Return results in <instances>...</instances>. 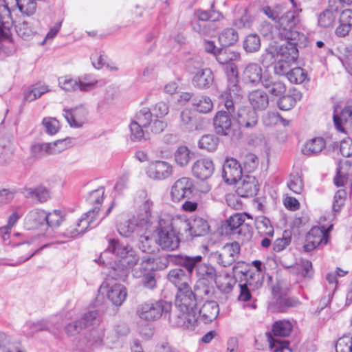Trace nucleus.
Listing matches in <instances>:
<instances>
[{"label": "nucleus", "mask_w": 352, "mask_h": 352, "mask_svg": "<svg viewBox=\"0 0 352 352\" xmlns=\"http://www.w3.org/2000/svg\"><path fill=\"white\" fill-rule=\"evenodd\" d=\"M111 253L115 256L114 263H108L110 265L109 276L124 281L129 274V268L132 270L140 266L139 260L135 251L128 245H124L116 239H111L105 251L100 255V261L104 263L107 254Z\"/></svg>", "instance_id": "obj_1"}, {"label": "nucleus", "mask_w": 352, "mask_h": 352, "mask_svg": "<svg viewBox=\"0 0 352 352\" xmlns=\"http://www.w3.org/2000/svg\"><path fill=\"white\" fill-rule=\"evenodd\" d=\"M202 256H188L184 255L168 254L162 259L163 267H166L167 263H172L184 267L189 274L196 270L197 276L199 280H206L208 283L214 281L217 285L223 292H229L232 289V284L228 281L224 286L221 283V276L219 275L216 270L210 265L201 263Z\"/></svg>", "instance_id": "obj_2"}, {"label": "nucleus", "mask_w": 352, "mask_h": 352, "mask_svg": "<svg viewBox=\"0 0 352 352\" xmlns=\"http://www.w3.org/2000/svg\"><path fill=\"white\" fill-rule=\"evenodd\" d=\"M278 34L285 42L281 44L277 52V56L281 58L295 61L298 56L297 46L305 36L294 30L295 27V13L289 12L282 16L278 23Z\"/></svg>", "instance_id": "obj_3"}, {"label": "nucleus", "mask_w": 352, "mask_h": 352, "mask_svg": "<svg viewBox=\"0 0 352 352\" xmlns=\"http://www.w3.org/2000/svg\"><path fill=\"white\" fill-rule=\"evenodd\" d=\"M153 203L147 200L144 202L142 209L131 219L124 220L118 223L117 229L119 234L124 237L138 236L144 230L155 232L157 229V223L155 217L150 212Z\"/></svg>", "instance_id": "obj_4"}, {"label": "nucleus", "mask_w": 352, "mask_h": 352, "mask_svg": "<svg viewBox=\"0 0 352 352\" xmlns=\"http://www.w3.org/2000/svg\"><path fill=\"white\" fill-rule=\"evenodd\" d=\"M175 305L180 311L178 324L185 329L194 330L197 325V311L195 309L197 298L190 287L177 292Z\"/></svg>", "instance_id": "obj_5"}, {"label": "nucleus", "mask_w": 352, "mask_h": 352, "mask_svg": "<svg viewBox=\"0 0 352 352\" xmlns=\"http://www.w3.org/2000/svg\"><path fill=\"white\" fill-rule=\"evenodd\" d=\"M37 0H3L5 5L0 7V34L1 38H10V30L13 26L10 5L17 6L24 15L31 16L36 10Z\"/></svg>", "instance_id": "obj_6"}, {"label": "nucleus", "mask_w": 352, "mask_h": 352, "mask_svg": "<svg viewBox=\"0 0 352 352\" xmlns=\"http://www.w3.org/2000/svg\"><path fill=\"white\" fill-rule=\"evenodd\" d=\"M245 217L243 214L236 213L223 221L220 227L222 235L236 236L243 243L249 241L252 236L251 228L245 223Z\"/></svg>", "instance_id": "obj_7"}, {"label": "nucleus", "mask_w": 352, "mask_h": 352, "mask_svg": "<svg viewBox=\"0 0 352 352\" xmlns=\"http://www.w3.org/2000/svg\"><path fill=\"white\" fill-rule=\"evenodd\" d=\"M293 329V324L289 320H282L276 321L272 326V334L270 332L265 333L269 342L270 349L272 352H292L288 346L289 342L281 340L278 337L288 336Z\"/></svg>", "instance_id": "obj_8"}, {"label": "nucleus", "mask_w": 352, "mask_h": 352, "mask_svg": "<svg viewBox=\"0 0 352 352\" xmlns=\"http://www.w3.org/2000/svg\"><path fill=\"white\" fill-rule=\"evenodd\" d=\"M171 307V303L162 300L147 301L138 306L137 314L143 320L153 322L160 319L164 314L168 313Z\"/></svg>", "instance_id": "obj_9"}, {"label": "nucleus", "mask_w": 352, "mask_h": 352, "mask_svg": "<svg viewBox=\"0 0 352 352\" xmlns=\"http://www.w3.org/2000/svg\"><path fill=\"white\" fill-rule=\"evenodd\" d=\"M120 279L113 278L109 276V272L107 278L102 283L100 287V292L105 296L112 305L120 307L125 301L127 296L126 287L117 282Z\"/></svg>", "instance_id": "obj_10"}, {"label": "nucleus", "mask_w": 352, "mask_h": 352, "mask_svg": "<svg viewBox=\"0 0 352 352\" xmlns=\"http://www.w3.org/2000/svg\"><path fill=\"white\" fill-rule=\"evenodd\" d=\"M157 269L155 259L151 256L142 258L140 266L132 270L135 278H142L143 285L148 289H153L156 286L154 271Z\"/></svg>", "instance_id": "obj_11"}, {"label": "nucleus", "mask_w": 352, "mask_h": 352, "mask_svg": "<svg viewBox=\"0 0 352 352\" xmlns=\"http://www.w3.org/2000/svg\"><path fill=\"white\" fill-rule=\"evenodd\" d=\"M157 223V228H160L157 232V236L155 239V243L163 250H174L179 247V237L177 232L172 230L166 224L164 219H160L159 221L155 218Z\"/></svg>", "instance_id": "obj_12"}, {"label": "nucleus", "mask_w": 352, "mask_h": 352, "mask_svg": "<svg viewBox=\"0 0 352 352\" xmlns=\"http://www.w3.org/2000/svg\"><path fill=\"white\" fill-rule=\"evenodd\" d=\"M96 80H88L87 76L74 78L71 75H65L58 78V87L65 92H76L80 90L82 92L93 89L96 84Z\"/></svg>", "instance_id": "obj_13"}, {"label": "nucleus", "mask_w": 352, "mask_h": 352, "mask_svg": "<svg viewBox=\"0 0 352 352\" xmlns=\"http://www.w3.org/2000/svg\"><path fill=\"white\" fill-rule=\"evenodd\" d=\"M99 210L98 206H94L92 210L82 216L75 226H71L67 229L65 235L71 239L84 233L88 228H95L100 223L98 219Z\"/></svg>", "instance_id": "obj_14"}, {"label": "nucleus", "mask_w": 352, "mask_h": 352, "mask_svg": "<svg viewBox=\"0 0 352 352\" xmlns=\"http://www.w3.org/2000/svg\"><path fill=\"white\" fill-rule=\"evenodd\" d=\"M194 188L193 181L188 177H182L177 179L171 186L170 197L173 201L179 202L186 199H190Z\"/></svg>", "instance_id": "obj_15"}, {"label": "nucleus", "mask_w": 352, "mask_h": 352, "mask_svg": "<svg viewBox=\"0 0 352 352\" xmlns=\"http://www.w3.org/2000/svg\"><path fill=\"white\" fill-rule=\"evenodd\" d=\"M146 174L153 180L163 181L173 175V166L166 161H152L146 169Z\"/></svg>", "instance_id": "obj_16"}, {"label": "nucleus", "mask_w": 352, "mask_h": 352, "mask_svg": "<svg viewBox=\"0 0 352 352\" xmlns=\"http://www.w3.org/2000/svg\"><path fill=\"white\" fill-rule=\"evenodd\" d=\"M194 69L189 67V70L194 74L192 77V85L199 89H208L214 82V75L210 68H201L200 62H194Z\"/></svg>", "instance_id": "obj_17"}, {"label": "nucleus", "mask_w": 352, "mask_h": 352, "mask_svg": "<svg viewBox=\"0 0 352 352\" xmlns=\"http://www.w3.org/2000/svg\"><path fill=\"white\" fill-rule=\"evenodd\" d=\"M232 117V115L226 113L224 109L217 112L214 118V126L219 135L235 136L237 134Z\"/></svg>", "instance_id": "obj_18"}, {"label": "nucleus", "mask_w": 352, "mask_h": 352, "mask_svg": "<svg viewBox=\"0 0 352 352\" xmlns=\"http://www.w3.org/2000/svg\"><path fill=\"white\" fill-rule=\"evenodd\" d=\"M63 112L65 118L72 127H82L88 120L89 111L83 104L71 109L65 108Z\"/></svg>", "instance_id": "obj_19"}, {"label": "nucleus", "mask_w": 352, "mask_h": 352, "mask_svg": "<svg viewBox=\"0 0 352 352\" xmlns=\"http://www.w3.org/2000/svg\"><path fill=\"white\" fill-rule=\"evenodd\" d=\"M332 228L330 226L327 230L324 228L314 227L306 236V241L304 249L306 252H310L320 244L326 245L328 242V232Z\"/></svg>", "instance_id": "obj_20"}, {"label": "nucleus", "mask_w": 352, "mask_h": 352, "mask_svg": "<svg viewBox=\"0 0 352 352\" xmlns=\"http://www.w3.org/2000/svg\"><path fill=\"white\" fill-rule=\"evenodd\" d=\"M240 246L237 242L225 245L221 252L214 254L216 261L219 265L227 267L231 265L238 258Z\"/></svg>", "instance_id": "obj_21"}, {"label": "nucleus", "mask_w": 352, "mask_h": 352, "mask_svg": "<svg viewBox=\"0 0 352 352\" xmlns=\"http://www.w3.org/2000/svg\"><path fill=\"white\" fill-rule=\"evenodd\" d=\"M222 177L228 184H236L243 177L240 164L235 159H227L223 166Z\"/></svg>", "instance_id": "obj_22"}, {"label": "nucleus", "mask_w": 352, "mask_h": 352, "mask_svg": "<svg viewBox=\"0 0 352 352\" xmlns=\"http://www.w3.org/2000/svg\"><path fill=\"white\" fill-rule=\"evenodd\" d=\"M166 221V224L175 232L185 235L188 238L189 230L190 228V221L184 214H174L163 218Z\"/></svg>", "instance_id": "obj_23"}, {"label": "nucleus", "mask_w": 352, "mask_h": 352, "mask_svg": "<svg viewBox=\"0 0 352 352\" xmlns=\"http://www.w3.org/2000/svg\"><path fill=\"white\" fill-rule=\"evenodd\" d=\"M263 285V277L258 274H254L247 278L244 284H239L240 293L238 300L240 301L247 302L252 298V292L257 289Z\"/></svg>", "instance_id": "obj_24"}, {"label": "nucleus", "mask_w": 352, "mask_h": 352, "mask_svg": "<svg viewBox=\"0 0 352 352\" xmlns=\"http://www.w3.org/2000/svg\"><path fill=\"white\" fill-rule=\"evenodd\" d=\"M236 192L241 197H253L259 189V185L256 177L252 175H245L237 183Z\"/></svg>", "instance_id": "obj_25"}, {"label": "nucleus", "mask_w": 352, "mask_h": 352, "mask_svg": "<svg viewBox=\"0 0 352 352\" xmlns=\"http://www.w3.org/2000/svg\"><path fill=\"white\" fill-rule=\"evenodd\" d=\"M191 170L195 177L205 180L212 176L214 170V166L212 160L201 158L192 164Z\"/></svg>", "instance_id": "obj_26"}, {"label": "nucleus", "mask_w": 352, "mask_h": 352, "mask_svg": "<svg viewBox=\"0 0 352 352\" xmlns=\"http://www.w3.org/2000/svg\"><path fill=\"white\" fill-rule=\"evenodd\" d=\"M47 212L41 209H34L26 215L24 226L27 230L47 228Z\"/></svg>", "instance_id": "obj_27"}, {"label": "nucleus", "mask_w": 352, "mask_h": 352, "mask_svg": "<svg viewBox=\"0 0 352 352\" xmlns=\"http://www.w3.org/2000/svg\"><path fill=\"white\" fill-rule=\"evenodd\" d=\"M333 122L336 129L342 133L346 134L352 129V106H346L340 114L333 115Z\"/></svg>", "instance_id": "obj_28"}, {"label": "nucleus", "mask_w": 352, "mask_h": 352, "mask_svg": "<svg viewBox=\"0 0 352 352\" xmlns=\"http://www.w3.org/2000/svg\"><path fill=\"white\" fill-rule=\"evenodd\" d=\"M236 120L240 128L250 129L257 124L258 115L252 108L243 107L239 109Z\"/></svg>", "instance_id": "obj_29"}, {"label": "nucleus", "mask_w": 352, "mask_h": 352, "mask_svg": "<svg viewBox=\"0 0 352 352\" xmlns=\"http://www.w3.org/2000/svg\"><path fill=\"white\" fill-rule=\"evenodd\" d=\"M262 85L270 94L275 97H281L287 89L284 82L276 77L271 76H264L262 80Z\"/></svg>", "instance_id": "obj_30"}, {"label": "nucleus", "mask_w": 352, "mask_h": 352, "mask_svg": "<svg viewBox=\"0 0 352 352\" xmlns=\"http://www.w3.org/2000/svg\"><path fill=\"white\" fill-rule=\"evenodd\" d=\"M241 78L246 84L255 85L262 82V68L257 63H250L245 67Z\"/></svg>", "instance_id": "obj_31"}, {"label": "nucleus", "mask_w": 352, "mask_h": 352, "mask_svg": "<svg viewBox=\"0 0 352 352\" xmlns=\"http://www.w3.org/2000/svg\"><path fill=\"white\" fill-rule=\"evenodd\" d=\"M219 313V305L214 300L206 301L199 310L200 319L206 324L215 320Z\"/></svg>", "instance_id": "obj_32"}, {"label": "nucleus", "mask_w": 352, "mask_h": 352, "mask_svg": "<svg viewBox=\"0 0 352 352\" xmlns=\"http://www.w3.org/2000/svg\"><path fill=\"white\" fill-rule=\"evenodd\" d=\"M221 94L235 98H239L243 95L242 89L239 84L238 73L233 67L231 68V74L228 75L226 89Z\"/></svg>", "instance_id": "obj_33"}, {"label": "nucleus", "mask_w": 352, "mask_h": 352, "mask_svg": "<svg viewBox=\"0 0 352 352\" xmlns=\"http://www.w3.org/2000/svg\"><path fill=\"white\" fill-rule=\"evenodd\" d=\"M248 100L255 111L265 110L269 104L268 95L261 89L254 90L248 94Z\"/></svg>", "instance_id": "obj_34"}, {"label": "nucleus", "mask_w": 352, "mask_h": 352, "mask_svg": "<svg viewBox=\"0 0 352 352\" xmlns=\"http://www.w3.org/2000/svg\"><path fill=\"white\" fill-rule=\"evenodd\" d=\"M326 146V142L322 137H316L305 142L302 147V153L307 156L320 153Z\"/></svg>", "instance_id": "obj_35"}, {"label": "nucleus", "mask_w": 352, "mask_h": 352, "mask_svg": "<svg viewBox=\"0 0 352 352\" xmlns=\"http://www.w3.org/2000/svg\"><path fill=\"white\" fill-rule=\"evenodd\" d=\"M168 279L177 288L178 291L189 288L188 275L182 269L171 270L168 274Z\"/></svg>", "instance_id": "obj_36"}, {"label": "nucleus", "mask_w": 352, "mask_h": 352, "mask_svg": "<svg viewBox=\"0 0 352 352\" xmlns=\"http://www.w3.org/2000/svg\"><path fill=\"white\" fill-rule=\"evenodd\" d=\"M210 226L206 220L201 217L195 218L190 221V228L188 237L200 236L206 234Z\"/></svg>", "instance_id": "obj_37"}, {"label": "nucleus", "mask_w": 352, "mask_h": 352, "mask_svg": "<svg viewBox=\"0 0 352 352\" xmlns=\"http://www.w3.org/2000/svg\"><path fill=\"white\" fill-rule=\"evenodd\" d=\"M23 194L26 198L36 200L41 203L45 202L50 197L49 190L42 186L35 188H26Z\"/></svg>", "instance_id": "obj_38"}, {"label": "nucleus", "mask_w": 352, "mask_h": 352, "mask_svg": "<svg viewBox=\"0 0 352 352\" xmlns=\"http://www.w3.org/2000/svg\"><path fill=\"white\" fill-rule=\"evenodd\" d=\"M192 105L201 113H208L213 109V102L209 96H199L192 99Z\"/></svg>", "instance_id": "obj_39"}, {"label": "nucleus", "mask_w": 352, "mask_h": 352, "mask_svg": "<svg viewBox=\"0 0 352 352\" xmlns=\"http://www.w3.org/2000/svg\"><path fill=\"white\" fill-rule=\"evenodd\" d=\"M352 174V163L346 160L340 164L337 170V175L334 178V184L337 186H344L347 177Z\"/></svg>", "instance_id": "obj_40"}, {"label": "nucleus", "mask_w": 352, "mask_h": 352, "mask_svg": "<svg viewBox=\"0 0 352 352\" xmlns=\"http://www.w3.org/2000/svg\"><path fill=\"white\" fill-rule=\"evenodd\" d=\"M214 4H212V8H213ZM197 17V21L194 23H204L208 21H218L223 19V15L221 12H217L212 9L210 12H208L202 10H197L195 13Z\"/></svg>", "instance_id": "obj_41"}, {"label": "nucleus", "mask_w": 352, "mask_h": 352, "mask_svg": "<svg viewBox=\"0 0 352 352\" xmlns=\"http://www.w3.org/2000/svg\"><path fill=\"white\" fill-rule=\"evenodd\" d=\"M181 126L186 131L197 130L196 118L194 113L188 109L183 110L180 113Z\"/></svg>", "instance_id": "obj_42"}, {"label": "nucleus", "mask_w": 352, "mask_h": 352, "mask_svg": "<svg viewBox=\"0 0 352 352\" xmlns=\"http://www.w3.org/2000/svg\"><path fill=\"white\" fill-rule=\"evenodd\" d=\"M50 91L48 87L45 85H32L28 87L23 94L24 100L32 102L40 98L42 95Z\"/></svg>", "instance_id": "obj_43"}, {"label": "nucleus", "mask_w": 352, "mask_h": 352, "mask_svg": "<svg viewBox=\"0 0 352 352\" xmlns=\"http://www.w3.org/2000/svg\"><path fill=\"white\" fill-rule=\"evenodd\" d=\"M215 58L220 64L226 65L231 61L239 60L240 54L230 49L221 48L217 50Z\"/></svg>", "instance_id": "obj_44"}, {"label": "nucleus", "mask_w": 352, "mask_h": 352, "mask_svg": "<svg viewBox=\"0 0 352 352\" xmlns=\"http://www.w3.org/2000/svg\"><path fill=\"white\" fill-rule=\"evenodd\" d=\"M192 152L186 146H180L174 153V160L177 166H186L192 157Z\"/></svg>", "instance_id": "obj_45"}, {"label": "nucleus", "mask_w": 352, "mask_h": 352, "mask_svg": "<svg viewBox=\"0 0 352 352\" xmlns=\"http://www.w3.org/2000/svg\"><path fill=\"white\" fill-rule=\"evenodd\" d=\"M15 30L17 35L24 40H29L32 38L36 33V31L32 25V23L27 21L19 22L16 24Z\"/></svg>", "instance_id": "obj_46"}, {"label": "nucleus", "mask_w": 352, "mask_h": 352, "mask_svg": "<svg viewBox=\"0 0 352 352\" xmlns=\"http://www.w3.org/2000/svg\"><path fill=\"white\" fill-rule=\"evenodd\" d=\"M193 30L201 36H212L217 30L214 22L192 23Z\"/></svg>", "instance_id": "obj_47"}, {"label": "nucleus", "mask_w": 352, "mask_h": 352, "mask_svg": "<svg viewBox=\"0 0 352 352\" xmlns=\"http://www.w3.org/2000/svg\"><path fill=\"white\" fill-rule=\"evenodd\" d=\"M155 232H146L144 230L141 234H138V237H139V248L144 252H152L154 251V243L155 240L153 241L151 236Z\"/></svg>", "instance_id": "obj_48"}, {"label": "nucleus", "mask_w": 352, "mask_h": 352, "mask_svg": "<svg viewBox=\"0 0 352 352\" xmlns=\"http://www.w3.org/2000/svg\"><path fill=\"white\" fill-rule=\"evenodd\" d=\"M15 245L22 246L24 250H28L27 256L22 258L20 263L25 262L30 259L32 256L34 255V254L40 249L43 248L46 245L41 246L38 248V245H36V239L32 238L30 240H28L26 238L23 239L19 243H15Z\"/></svg>", "instance_id": "obj_49"}, {"label": "nucleus", "mask_w": 352, "mask_h": 352, "mask_svg": "<svg viewBox=\"0 0 352 352\" xmlns=\"http://www.w3.org/2000/svg\"><path fill=\"white\" fill-rule=\"evenodd\" d=\"M245 51L248 53L256 52L261 47V39L256 34H251L248 35L243 43Z\"/></svg>", "instance_id": "obj_50"}, {"label": "nucleus", "mask_w": 352, "mask_h": 352, "mask_svg": "<svg viewBox=\"0 0 352 352\" xmlns=\"http://www.w3.org/2000/svg\"><path fill=\"white\" fill-rule=\"evenodd\" d=\"M238 39V33L232 28L223 30L219 36V43L225 47L234 45Z\"/></svg>", "instance_id": "obj_51"}, {"label": "nucleus", "mask_w": 352, "mask_h": 352, "mask_svg": "<svg viewBox=\"0 0 352 352\" xmlns=\"http://www.w3.org/2000/svg\"><path fill=\"white\" fill-rule=\"evenodd\" d=\"M219 144V138L214 135H205L198 142L199 148L208 152L214 151Z\"/></svg>", "instance_id": "obj_52"}, {"label": "nucleus", "mask_w": 352, "mask_h": 352, "mask_svg": "<svg viewBox=\"0 0 352 352\" xmlns=\"http://www.w3.org/2000/svg\"><path fill=\"white\" fill-rule=\"evenodd\" d=\"M283 5L277 4L273 7L265 6L261 8V11L270 19L276 23V27L278 29L279 20L282 17V16H280V14L283 12Z\"/></svg>", "instance_id": "obj_53"}, {"label": "nucleus", "mask_w": 352, "mask_h": 352, "mask_svg": "<svg viewBox=\"0 0 352 352\" xmlns=\"http://www.w3.org/2000/svg\"><path fill=\"white\" fill-rule=\"evenodd\" d=\"M336 14L329 9H325L318 17V24L322 28H331L336 22Z\"/></svg>", "instance_id": "obj_54"}, {"label": "nucleus", "mask_w": 352, "mask_h": 352, "mask_svg": "<svg viewBox=\"0 0 352 352\" xmlns=\"http://www.w3.org/2000/svg\"><path fill=\"white\" fill-rule=\"evenodd\" d=\"M153 114L148 108H143L138 111L133 120L144 128H147L151 124Z\"/></svg>", "instance_id": "obj_55"}, {"label": "nucleus", "mask_w": 352, "mask_h": 352, "mask_svg": "<svg viewBox=\"0 0 352 352\" xmlns=\"http://www.w3.org/2000/svg\"><path fill=\"white\" fill-rule=\"evenodd\" d=\"M287 186L293 192L301 194L304 189L302 177L298 173L291 174L287 182Z\"/></svg>", "instance_id": "obj_56"}, {"label": "nucleus", "mask_w": 352, "mask_h": 352, "mask_svg": "<svg viewBox=\"0 0 352 352\" xmlns=\"http://www.w3.org/2000/svg\"><path fill=\"white\" fill-rule=\"evenodd\" d=\"M50 324L47 320H41L36 322H28L23 327V331L31 336L39 331L48 330Z\"/></svg>", "instance_id": "obj_57"}, {"label": "nucleus", "mask_w": 352, "mask_h": 352, "mask_svg": "<svg viewBox=\"0 0 352 352\" xmlns=\"http://www.w3.org/2000/svg\"><path fill=\"white\" fill-rule=\"evenodd\" d=\"M287 78L292 83L301 84L307 79V75L302 68L297 67L290 69Z\"/></svg>", "instance_id": "obj_58"}, {"label": "nucleus", "mask_w": 352, "mask_h": 352, "mask_svg": "<svg viewBox=\"0 0 352 352\" xmlns=\"http://www.w3.org/2000/svg\"><path fill=\"white\" fill-rule=\"evenodd\" d=\"M295 268L297 274L303 278H311L314 274L312 263L309 260H300L296 263Z\"/></svg>", "instance_id": "obj_59"}, {"label": "nucleus", "mask_w": 352, "mask_h": 352, "mask_svg": "<svg viewBox=\"0 0 352 352\" xmlns=\"http://www.w3.org/2000/svg\"><path fill=\"white\" fill-rule=\"evenodd\" d=\"M293 62L294 61L276 56V61L274 66L275 74L279 76H287V74L291 69V63Z\"/></svg>", "instance_id": "obj_60"}, {"label": "nucleus", "mask_w": 352, "mask_h": 352, "mask_svg": "<svg viewBox=\"0 0 352 352\" xmlns=\"http://www.w3.org/2000/svg\"><path fill=\"white\" fill-rule=\"evenodd\" d=\"M104 194V188L100 187L94 190L89 192L87 197V201L91 205H96L95 206L100 207Z\"/></svg>", "instance_id": "obj_61"}, {"label": "nucleus", "mask_w": 352, "mask_h": 352, "mask_svg": "<svg viewBox=\"0 0 352 352\" xmlns=\"http://www.w3.org/2000/svg\"><path fill=\"white\" fill-rule=\"evenodd\" d=\"M129 127L131 131L130 138L132 141L139 142L146 138L145 131L142 126L132 120Z\"/></svg>", "instance_id": "obj_62"}, {"label": "nucleus", "mask_w": 352, "mask_h": 352, "mask_svg": "<svg viewBox=\"0 0 352 352\" xmlns=\"http://www.w3.org/2000/svg\"><path fill=\"white\" fill-rule=\"evenodd\" d=\"M42 124L46 133L51 135L56 134L60 129L58 120L52 117L44 118Z\"/></svg>", "instance_id": "obj_63"}, {"label": "nucleus", "mask_w": 352, "mask_h": 352, "mask_svg": "<svg viewBox=\"0 0 352 352\" xmlns=\"http://www.w3.org/2000/svg\"><path fill=\"white\" fill-rule=\"evenodd\" d=\"M336 352H352V336L340 338L336 344Z\"/></svg>", "instance_id": "obj_64"}]
</instances>
